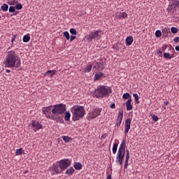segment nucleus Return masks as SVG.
I'll use <instances>...</instances> for the list:
<instances>
[{
  "label": "nucleus",
  "mask_w": 179,
  "mask_h": 179,
  "mask_svg": "<svg viewBox=\"0 0 179 179\" xmlns=\"http://www.w3.org/2000/svg\"><path fill=\"white\" fill-rule=\"evenodd\" d=\"M110 107L111 109H115V103H111Z\"/></svg>",
  "instance_id": "nucleus-46"
},
{
  "label": "nucleus",
  "mask_w": 179,
  "mask_h": 179,
  "mask_svg": "<svg viewBox=\"0 0 179 179\" xmlns=\"http://www.w3.org/2000/svg\"><path fill=\"white\" fill-rule=\"evenodd\" d=\"M1 18V15H0V19Z\"/></svg>",
  "instance_id": "nucleus-54"
},
{
  "label": "nucleus",
  "mask_w": 179,
  "mask_h": 179,
  "mask_svg": "<svg viewBox=\"0 0 179 179\" xmlns=\"http://www.w3.org/2000/svg\"><path fill=\"white\" fill-rule=\"evenodd\" d=\"M23 152H24V150H22V148H18L15 151V155L16 156H20L23 154Z\"/></svg>",
  "instance_id": "nucleus-29"
},
{
  "label": "nucleus",
  "mask_w": 179,
  "mask_h": 179,
  "mask_svg": "<svg viewBox=\"0 0 179 179\" xmlns=\"http://www.w3.org/2000/svg\"><path fill=\"white\" fill-rule=\"evenodd\" d=\"M75 39H76V36L71 35L70 36V42H72V41H75Z\"/></svg>",
  "instance_id": "nucleus-40"
},
{
  "label": "nucleus",
  "mask_w": 179,
  "mask_h": 179,
  "mask_svg": "<svg viewBox=\"0 0 179 179\" xmlns=\"http://www.w3.org/2000/svg\"><path fill=\"white\" fill-rule=\"evenodd\" d=\"M62 138L65 143H69L72 140V138L68 136H62Z\"/></svg>",
  "instance_id": "nucleus-25"
},
{
  "label": "nucleus",
  "mask_w": 179,
  "mask_h": 179,
  "mask_svg": "<svg viewBox=\"0 0 179 179\" xmlns=\"http://www.w3.org/2000/svg\"><path fill=\"white\" fill-rule=\"evenodd\" d=\"M16 38H17L16 35H13V36L11 38V43L12 44L14 43V41H15Z\"/></svg>",
  "instance_id": "nucleus-42"
},
{
  "label": "nucleus",
  "mask_w": 179,
  "mask_h": 179,
  "mask_svg": "<svg viewBox=\"0 0 179 179\" xmlns=\"http://www.w3.org/2000/svg\"><path fill=\"white\" fill-rule=\"evenodd\" d=\"M178 134H179V131H178Z\"/></svg>",
  "instance_id": "nucleus-55"
},
{
  "label": "nucleus",
  "mask_w": 179,
  "mask_h": 179,
  "mask_svg": "<svg viewBox=\"0 0 179 179\" xmlns=\"http://www.w3.org/2000/svg\"><path fill=\"white\" fill-rule=\"evenodd\" d=\"M155 36L157 38H160L162 36V31L160 30H157L155 31Z\"/></svg>",
  "instance_id": "nucleus-36"
},
{
  "label": "nucleus",
  "mask_w": 179,
  "mask_h": 179,
  "mask_svg": "<svg viewBox=\"0 0 179 179\" xmlns=\"http://www.w3.org/2000/svg\"><path fill=\"white\" fill-rule=\"evenodd\" d=\"M73 167L76 170H82V164L80 162H75Z\"/></svg>",
  "instance_id": "nucleus-22"
},
{
  "label": "nucleus",
  "mask_w": 179,
  "mask_h": 179,
  "mask_svg": "<svg viewBox=\"0 0 179 179\" xmlns=\"http://www.w3.org/2000/svg\"><path fill=\"white\" fill-rule=\"evenodd\" d=\"M131 120L130 118H127L125 120V123H124V133H125V134H128L129 131L131 129Z\"/></svg>",
  "instance_id": "nucleus-13"
},
{
  "label": "nucleus",
  "mask_w": 179,
  "mask_h": 179,
  "mask_svg": "<svg viewBox=\"0 0 179 179\" xmlns=\"http://www.w3.org/2000/svg\"><path fill=\"white\" fill-rule=\"evenodd\" d=\"M42 113L47 118L58 121L59 120V117L56 116L53 114V105H50L46 107H43L42 108Z\"/></svg>",
  "instance_id": "nucleus-6"
},
{
  "label": "nucleus",
  "mask_w": 179,
  "mask_h": 179,
  "mask_svg": "<svg viewBox=\"0 0 179 179\" xmlns=\"http://www.w3.org/2000/svg\"><path fill=\"white\" fill-rule=\"evenodd\" d=\"M28 173L27 171H25V173Z\"/></svg>",
  "instance_id": "nucleus-53"
},
{
  "label": "nucleus",
  "mask_w": 179,
  "mask_h": 179,
  "mask_svg": "<svg viewBox=\"0 0 179 179\" xmlns=\"http://www.w3.org/2000/svg\"><path fill=\"white\" fill-rule=\"evenodd\" d=\"M70 119H71V113L66 111L65 116H64L65 121H69Z\"/></svg>",
  "instance_id": "nucleus-27"
},
{
  "label": "nucleus",
  "mask_w": 179,
  "mask_h": 179,
  "mask_svg": "<svg viewBox=\"0 0 179 179\" xmlns=\"http://www.w3.org/2000/svg\"><path fill=\"white\" fill-rule=\"evenodd\" d=\"M173 41L176 43H178L179 42V36L175 37Z\"/></svg>",
  "instance_id": "nucleus-43"
},
{
  "label": "nucleus",
  "mask_w": 179,
  "mask_h": 179,
  "mask_svg": "<svg viewBox=\"0 0 179 179\" xmlns=\"http://www.w3.org/2000/svg\"><path fill=\"white\" fill-rule=\"evenodd\" d=\"M8 11L10 13H15V6H10L8 8Z\"/></svg>",
  "instance_id": "nucleus-37"
},
{
  "label": "nucleus",
  "mask_w": 179,
  "mask_h": 179,
  "mask_svg": "<svg viewBox=\"0 0 179 179\" xmlns=\"http://www.w3.org/2000/svg\"><path fill=\"white\" fill-rule=\"evenodd\" d=\"M74 172H75V169H73V166H71V168H69V169L66 171L65 174L69 176H71L72 175H73Z\"/></svg>",
  "instance_id": "nucleus-19"
},
{
  "label": "nucleus",
  "mask_w": 179,
  "mask_h": 179,
  "mask_svg": "<svg viewBox=\"0 0 179 179\" xmlns=\"http://www.w3.org/2000/svg\"><path fill=\"white\" fill-rule=\"evenodd\" d=\"M171 33H172V34H176L178 33V29L176 27H171Z\"/></svg>",
  "instance_id": "nucleus-35"
},
{
  "label": "nucleus",
  "mask_w": 179,
  "mask_h": 179,
  "mask_svg": "<svg viewBox=\"0 0 179 179\" xmlns=\"http://www.w3.org/2000/svg\"><path fill=\"white\" fill-rule=\"evenodd\" d=\"M31 40L30 34H26L23 36L22 41L24 43H29Z\"/></svg>",
  "instance_id": "nucleus-21"
},
{
  "label": "nucleus",
  "mask_w": 179,
  "mask_h": 179,
  "mask_svg": "<svg viewBox=\"0 0 179 179\" xmlns=\"http://www.w3.org/2000/svg\"><path fill=\"white\" fill-rule=\"evenodd\" d=\"M111 93L112 91L110 87L103 85H99L94 90V97L97 99H103L104 97L109 96V94Z\"/></svg>",
  "instance_id": "nucleus-2"
},
{
  "label": "nucleus",
  "mask_w": 179,
  "mask_h": 179,
  "mask_svg": "<svg viewBox=\"0 0 179 179\" xmlns=\"http://www.w3.org/2000/svg\"><path fill=\"white\" fill-rule=\"evenodd\" d=\"M101 112V108H95L91 112H90L88 118L90 120H93V119L97 117L99 115H100Z\"/></svg>",
  "instance_id": "nucleus-9"
},
{
  "label": "nucleus",
  "mask_w": 179,
  "mask_h": 179,
  "mask_svg": "<svg viewBox=\"0 0 179 179\" xmlns=\"http://www.w3.org/2000/svg\"><path fill=\"white\" fill-rule=\"evenodd\" d=\"M8 8H9V6L6 3H3L1 7V9L2 10L3 12H7L8 10Z\"/></svg>",
  "instance_id": "nucleus-24"
},
{
  "label": "nucleus",
  "mask_w": 179,
  "mask_h": 179,
  "mask_svg": "<svg viewBox=\"0 0 179 179\" xmlns=\"http://www.w3.org/2000/svg\"><path fill=\"white\" fill-rule=\"evenodd\" d=\"M63 36L67 41H69V39L71 38V36H69V32H68L67 31L63 33Z\"/></svg>",
  "instance_id": "nucleus-31"
},
{
  "label": "nucleus",
  "mask_w": 179,
  "mask_h": 179,
  "mask_svg": "<svg viewBox=\"0 0 179 179\" xmlns=\"http://www.w3.org/2000/svg\"><path fill=\"white\" fill-rule=\"evenodd\" d=\"M56 73H57V71L55 70V69H53V70H48L45 73V76L53 77Z\"/></svg>",
  "instance_id": "nucleus-18"
},
{
  "label": "nucleus",
  "mask_w": 179,
  "mask_h": 179,
  "mask_svg": "<svg viewBox=\"0 0 179 179\" xmlns=\"http://www.w3.org/2000/svg\"><path fill=\"white\" fill-rule=\"evenodd\" d=\"M31 128L33 131L36 132L43 129V125L38 121L33 120L31 124Z\"/></svg>",
  "instance_id": "nucleus-11"
},
{
  "label": "nucleus",
  "mask_w": 179,
  "mask_h": 179,
  "mask_svg": "<svg viewBox=\"0 0 179 179\" xmlns=\"http://www.w3.org/2000/svg\"><path fill=\"white\" fill-rule=\"evenodd\" d=\"M103 76V73L102 72H97L94 75V81H99L101 78Z\"/></svg>",
  "instance_id": "nucleus-17"
},
{
  "label": "nucleus",
  "mask_w": 179,
  "mask_h": 179,
  "mask_svg": "<svg viewBox=\"0 0 179 179\" xmlns=\"http://www.w3.org/2000/svg\"><path fill=\"white\" fill-rule=\"evenodd\" d=\"M116 17L119 20H124L127 17V13L125 12L117 13Z\"/></svg>",
  "instance_id": "nucleus-15"
},
{
  "label": "nucleus",
  "mask_w": 179,
  "mask_h": 179,
  "mask_svg": "<svg viewBox=\"0 0 179 179\" xmlns=\"http://www.w3.org/2000/svg\"><path fill=\"white\" fill-rule=\"evenodd\" d=\"M50 171L52 176L59 174L62 172V171L59 169V165L58 164H53V165L50 167Z\"/></svg>",
  "instance_id": "nucleus-10"
},
{
  "label": "nucleus",
  "mask_w": 179,
  "mask_h": 179,
  "mask_svg": "<svg viewBox=\"0 0 179 179\" xmlns=\"http://www.w3.org/2000/svg\"><path fill=\"white\" fill-rule=\"evenodd\" d=\"M164 104L167 106L169 104V101H164Z\"/></svg>",
  "instance_id": "nucleus-51"
},
{
  "label": "nucleus",
  "mask_w": 179,
  "mask_h": 179,
  "mask_svg": "<svg viewBox=\"0 0 179 179\" xmlns=\"http://www.w3.org/2000/svg\"><path fill=\"white\" fill-rule=\"evenodd\" d=\"M157 55L159 57H162V52L160 50H157Z\"/></svg>",
  "instance_id": "nucleus-45"
},
{
  "label": "nucleus",
  "mask_w": 179,
  "mask_h": 179,
  "mask_svg": "<svg viewBox=\"0 0 179 179\" xmlns=\"http://www.w3.org/2000/svg\"><path fill=\"white\" fill-rule=\"evenodd\" d=\"M126 108L127 111L131 110L133 109V106L131 104V98H129L126 101Z\"/></svg>",
  "instance_id": "nucleus-16"
},
{
  "label": "nucleus",
  "mask_w": 179,
  "mask_h": 179,
  "mask_svg": "<svg viewBox=\"0 0 179 179\" xmlns=\"http://www.w3.org/2000/svg\"><path fill=\"white\" fill-rule=\"evenodd\" d=\"M122 98L124 99H128L129 100V99H131V95L129 94V93L126 92V93L123 94Z\"/></svg>",
  "instance_id": "nucleus-32"
},
{
  "label": "nucleus",
  "mask_w": 179,
  "mask_h": 179,
  "mask_svg": "<svg viewBox=\"0 0 179 179\" xmlns=\"http://www.w3.org/2000/svg\"><path fill=\"white\" fill-rule=\"evenodd\" d=\"M93 68V65L92 64H89L88 66H87L85 69V73H90V71H92V69Z\"/></svg>",
  "instance_id": "nucleus-26"
},
{
  "label": "nucleus",
  "mask_w": 179,
  "mask_h": 179,
  "mask_svg": "<svg viewBox=\"0 0 179 179\" xmlns=\"http://www.w3.org/2000/svg\"><path fill=\"white\" fill-rule=\"evenodd\" d=\"M117 146H118V143H114L113 147V154L115 155L117 150Z\"/></svg>",
  "instance_id": "nucleus-28"
},
{
  "label": "nucleus",
  "mask_w": 179,
  "mask_h": 179,
  "mask_svg": "<svg viewBox=\"0 0 179 179\" xmlns=\"http://www.w3.org/2000/svg\"><path fill=\"white\" fill-rule=\"evenodd\" d=\"M71 159H60L59 161L58 164L59 169L62 170V171H65L66 169H68L69 166H71Z\"/></svg>",
  "instance_id": "nucleus-8"
},
{
  "label": "nucleus",
  "mask_w": 179,
  "mask_h": 179,
  "mask_svg": "<svg viewBox=\"0 0 179 179\" xmlns=\"http://www.w3.org/2000/svg\"><path fill=\"white\" fill-rule=\"evenodd\" d=\"M122 118H123V110H122V111L120 110L117 120H116V124H115V126L117 127H120V126L122 123Z\"/></svg>",
  "instance_id": "nucleus-14"
},
{
  "label": "nucleus",
  "mask_w": 179,
  "mask_h": 179,
  "mask_svg": "<svg viewBox=\"0 0 179 179\" xmlns=\"http://www.w3.org/2000/svg\"><path fill=\"white\" fill-rule=\"evenodd\" d=\"M133 96L134 98V101L136 102L137 104H138L140 103V101H139V96H138V94L134 93Z\"/></svg>",
  "instance_id": "nucleus-30"
},
{
  "label": "nucleus",
  "mask_w": 179,
  "mask_h": 179,
  "mask_svg": "<svg viewBox=\"0 0 179 179\" xmlns=\"http://www.w3.org/2000/svg\"><path fill=\"white\" fill-rule=\"evenodd\" d=\"M7 3L10 6H15L18 3V0H8Z\"/></svg>",
  "instance_id": "nucleus-23"
},
{
  "label": "nucleus",
  "mask_w": 179,
  "mask_h": 179,
  "mask_svg": "<svg viewBox=\"0 0 179 179\" xmlns=\"http://www.w3.org/2000/svg\"><path fill=\"white\" fill-rule=\"evenodd\" d=\"M168 48L167 45H164L162 46V50L163 52H165V50H166V48Z\"/></svg>",
  "instance_id": "nucleus-44"
},
{
  "label": "nucleus",
  "mask_w": 179,
  "mask_h": 179,
  "mask_svg": "<svg viewBox=\"0 0 179 179\" xmlns=\"http://www.w3.org/2000/svg\"><path fill=\"white\" fill-rule=\"evenodd\" d=\"M129 151L128 150H127V154H126V159L127 161H129Z\"/></svg>",
  "instance_id": "nucleus-41"
},
{
  "label": "nucleus",
  "mask_w": 179,
  "mask_h": 179,
  "mask_svg": "<svg viewBox=\"0 0 179 179\" xmlns=\"http://www.w3.org/2000/svg\"><path fill=\"white\" fill-rule=\"evenodd\" d=\"M70 34H72V35L76 36V34H77L76 29H74V28H71V29H70Z\"/></svg>",
  "instance_id": "nucleus-38"
},
{
  "label": "nucleus",
  "mask_w": 179,
  "mask_h": 179,
  "mask_svg": "<svg viewBox=\"0 0 179 179\" xmlns=\"http://www.w3.org/2000/svg\"><path fill=\"white\" fill-rule=\"evenodd\" d=\"M6 73H9L11 72V71H10V69H6Z\"/></svg>",
  "instance_id": "nucleus-50"
},
{
  "label": "nucleus",
  "mask_w": 179,
  "mask_h": 179,
  "mask_svg": "<svg viewBox=\"0 0 179 179\" xmlns=\"http://www.w3.org/2000/svg\"><path fill=\"white\" fill-rule=\"evenodd\" d=\"M164 57L165 59H171L173 58V56H171L169 52H164Z\"/></svg>",
  "instance_id": "nucleus-33"
},
{
  "label": "nucleus",
  "mask_w": 179,
  "mask_h": 179,
  "mask_svg": "<svg viewBox=\"0 0 179 179\" xmlns=\"http://www.w3.org/2000/svg\"><path fill=\"white\" fill-rule=\"evenodd\" d=\"M175 49L176 51H179V45H176Z\"/></svg>",
  "instance_id": "nucleus-48"
},
{
  "label": "nucleus",
  "mask_w": 179,
  "mask_h": 179,
  "mask_svg": "<svg viewBox=\"0 0 179 179\" xmlns=\"http://www.w3.org/2000/svg\"><path fill=\"white\" fill-rule=\"evenodd\" d=\"M125 148L126 141L125 140H123L116 155V164L119 166L122 165L123 163L125 155Z\"/></svg>",
  "instance_id": "nucleus-4"
},
{
  "label": "nucleus",
  "mask_w": 179,
  "mask_h": 179,
  "mask_svg": "<svg viewBox=\"0 0 179 179\" xmlns=\"http://www.w3.org/2000/svg\"><path fill=\"white\" fill-rule=\"evenodd\" d=\"M85 108L83 106H74L71 108L73 121H79L85 116Z\"/></svg>",
  "instance_id": "nucleus-3"
},
{
  "label": "nucleus",
  "mask_w": 179,
  "mask_h": 179,
  "mask_svg": "<svg viewBox=\"0 0 179 179\" xmlns=\"http://www.w3.org/2000/svg\"><path fill=\"white\" fill-rule=\"evenodd\" d=\"M128 162L129 161L125 160V164H124V169H127V166L129 165Z\"/></svg>",
  "instance_id": "nucleus-47"
},
{
  "label": "nucleus",
  "mask_w": 179,
  "mask_h": 179,
  "mask_svg": "<svg viewBox=\"0 0 179 179\" xmlns=\"http://www.w3.org/2000/svg\"><path fill=\"white\" fill-rule=\"evenodd\" d=\"M106 179H111V175H107Z\"/></svg>",
  "instance_id": "nucleus-49"
},
{
  "label": "nucleus",
  "mask_w": 179,
  "mask_h": 179,
  "mask_svg": "<svg viewBox=\"0 0 179 179\" xmlns=\"http://www.w3.org/2000/svg\"><path fill=\"white\" fill-rule=\"evenodd\" d=\"M22 8H23V6H22V5L21 3H17V4L15 5V9H16V10H22Z\"/></svg>",
  "instance_id": "nucleus-34"
},
{
  "label": "nucleus",
  "mask_w": 179,
  "mask_h": 179,
  "mask_svg": "<svg viewBox=\"0 0 179 179\" xmlns=\"http://www.w3.org/2000/svg\"><path fill=\"white\" fill-rule=\"evenodd\" d=\"M5 68H19L21 66V60L15 50H8L3 62Z\"/></svg>",
  "instance_id": "nucleus-1"
},
{
  "label": "nucleus",
  "mask_w": 179,
  "mask_h": 179,
  "mask_svg": "<svg viewBox=\"0 0 179 179\" xmlns=\"http://www.w3.org/2000/svg\"><path fill=\"white\" fill-rule=\"evenodd\" d=\"M101 38V31L100 30H95L89 34L87 37V41L89 43L93 41V40H100Z\"/></svg>",
  "instance_id": "nucleus-7"
},
{
  "label": "nucleus",
  "mask_w": 179,
  "mask_h": 179,
  "mask_svg": "<svg viewBox=\"0 0 179 179\" xmlns=\"http://www.w3.org/2000/svg\"><path fill=\"white\" fill-rule=\"evenodd\" d=\"M66 111V105L64 103H59L52 105V115L56 117H59V119L62 118L61 116Z\"/></svg>",
  "instance_id": "nucleus-5"
},
{
  "label": "nucleus",
  "mask_w": 179,
  "mask_h": 179,
  "mask_svg": "<svg viewBox=\"0 0 179 179\" xmlns=\"http://www.w3.org/2000/svg\"><path fill=\"white\" fill-rule=\"evenodd\" d=\"M168 31V29H164V31Z\"/></svg>",
  "instance_id": "nucleus-52"
},
{
  "label": "nucleus",
  "mask_w": 179,
  "mask_h": 179,
  "mask_svg": "<svg viewBox=\"0 0 179 179\" xmlns=\"http://www.w3.org/2000/svg\"><path fill=\"white\" fill-rule=\"evenodd\" d=\"M179 6V1L178 0L171 1L167 8L168 10L171 11Z\"/></svg>",
  "instance_id": "nucleus-12"
},
{
  "label": "nucleus",
  "mask_w": 179,
  "mask_h": 179,
  "mask_svg": "<svg viewBox=\"0 0 179 179\" xmlns=\"http://www.w3.org/2000/svg\"><path fill=\"white\" fill-rule=\"evenodd\" d=\"M152 118L155 122H157V120H159L157 115H152Z\"/></svg>",
  "instance_id": "nucleus-39"
},
{
  "label": "nucleus",
  "mask_w": 179,
  "mask_h": 179,
  "mask_svg": "<svg viewBox=\"0 0 179 179\" xmlns=\"http://www.w3.org/2000/svg\"><path fill=\"white\" fill-rule=\"evenodd\" d=\"M133 41H134V38L132 36H127L126 39L127 46H130L132 44Z\"/></svg>",
  "instance_id": "nucleus-20"
}]
</instances>
